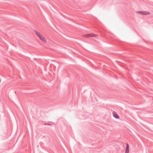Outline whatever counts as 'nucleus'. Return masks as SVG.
<instances>
[{
    "mask_svg": "<svg viewBox=\"0 0 153 153\" xmlns=\"http://www.w3.org/2000/svg\"><path fill=\"white\" fill-rule=\"evenodd\" d=\"M34 32L38 38L41 42L44 43H46L47 42V39L41 32L37 30H35Z\"/></svg>",
    "mask_w": 153,
    "mask_h": 153,
    "instance_id": "1",
    "label": "nucleus"
},
{
    "mask_svg": "<svg viewBox=\"0 0 153 153\" xmlns=\"http://www.w3.org/2000/svg\"><path fill=\"white\" fill-rule=\"evenodd\" d=\"M137 13L139 14H140L143 15H147L150 14L151 12L149 11H138Z\"/></svg>",
    "mask_w": 153,
    "mask_h": 153,
    "instance_id": "2",
    "label": "nucleus"
},
{
    "mask_svg": "<svg viewBox=\"0 0 153 153\" xmlns=\"http://www.w3.org/2000/svg\"><path fill=\"white\" fill-rule=\"evenodd\" d=\"M129 145L128 144H126V147L125 152V153H129Z\"/></svg>",
    "mask_w": 153,
    "mask_h": 153,
    "instance_id": "3",
    "label": "nucleus"
},
{
    "mask_svg": "<svg viewBox=\"0 0 153 153\" xmlns=\"http://www.w3.org/2000/svg\"><path fill=\"white\" fill-rule=\"evenodd\" d=\"M113 116L117 119H119V116L117 114L116 112H113Z\"/></svg>",
    "mask_w": 153,
    "mask_h": 153,
    "instance_id": "4",
    "label": "nucleus"
},
{
    "mask_svg": "<svg viewBox=\"0 0 153 153\" xmlns=\"http://www.w3.org/2000/svg\"><path fill=\"white\" fill-rule=\"evenodd\" d=\"M91 37H97L98 35L94 34H90Z\"/></svg>",
    "mask_w": 153,
    "mask_h": 153,
    "instance_id": "5",
    "label": "nucleus"
},
{
    "mask_svg": "<svg viewBox=\"0 0 153 153\" xmlns=\"http://www.w3.org/2000/svg\"><path fill=\"white\" fill-rule=\"evenodd\" d=\"M83 36L85 38L91 37L90 34H85L83 35Z\"/></svg>",
    "mask_w": 153,
    "mask_h": 153,
    "instance_id": "6",
    "label": "nucleus"
}]
</instances>
